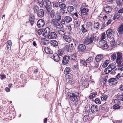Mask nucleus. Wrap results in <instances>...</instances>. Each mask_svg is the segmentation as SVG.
<instances>
[{
	"instance_id": "f257e3e1",
	"label": "nucleus",
	"mask_w": 123,
	"mask_h": 123,
	"mask_svg": "<svg viewBox=\"0 0 123 123\" xmlns=\"http://www.w3.org/2000/svg\"><path fill=\"white\" fill-rule=\"evenodd\" d=\"M96 36L93 35H91L90 37L87 36L83 40V43L84 44L87 45L92 43H93V40H96Z\"/></svg>"
},
{
	"instance_id": "f03ea898",
	"label": "nucleus",
	"mask_w": 123,
	"mask_h": 123,
	"mask_svg": "<svg viewBox=\"0 0 123 123\" xmlns=\"http://www.w3.org/2000/svg\"><path fill=\"white\" fill-rule=\"evenodd\" d=\"M68 96L70 97V101L75 103L78 101V97L79 95L78 92H76L74 93H69L68 94Z\"/></svg>"
},
{
	"instance_id": "7ed1b4c3",
	"label": "nucleus",
	"mask_w": 123,
	"mask_h": 123,
	"mask_svg": "<svg viewBox=\"0 0 123 123\" xmlns=\"http://www.w3.org/2000/svg\"><path fill=\"white\" fill-rule=\"evenodd\" d=\"M93 58L92 57H89L85 61L81 60L80 62L83 65L86 67H89L91 65V63L93 62Z\"/></svg>"
},
{
	"instance_id": "20e7f679",
	"label": "nucleus",
	"mask_w": 123,
	"mask_h": 123,
	"mask_svg": "<svg viewBox=\"0 0 123 123\" xmlns=\"http://www.w3.org/2000/svg\"><path fill=\"white\" fill-rule=\"evenodd\" d=\"M50 29L49 27H46L43 31V36L46 37H48L50 34Z\"/></svg>"
},
{
	"instance_id": "39448f33",
	"label": "nucleus",
	"mask_w": 123,
	"mask_h": 123,
	"mask_svg": "<svg viewBox=\"0 0 123 123\" xmlns=\"http://www.w3.org/2000/svg\"><path fill=\"white\" fill-rule=\"evenodd\" d=\"M85 46L82 44H80L78 46L77 49L79 52H84L86 49Z\"/></svg>"
},
{
	"instance_id": "423d86ee",
	"label": "nucleus",
	"mask_w": 123,
	"mask_h": 123,
	"mask_svg": "<svg viewBox=\"0 0 123 123\" xmlns=\"http://www.w3.org/2000/svg\"><path fill=\"white\" fill-rule=\"evenodd\" d=\"M91 110L93 113L96 114L98 113V109L97 105H92L91 107Z\"/></svg>"
},
{
	"instance_id": "0eeeda50",
	"label": "nucleus",
	"mask_w": 123,
	"mask_h": 123,
	"mask_svg": "<svg viewBox=\"0 0 123 123\" xmlns=\"http://www.w3.org/2000/svg\"><path fill=\"white\" fill-rule=\"evenodd\" d=\"M63 38L64 41L68 43H70L72 41L70 36L68 35H65L63 36Z\"/></svg>"
},
{
	"instance_id": "6e6552de",
	"label": "nucleus",
	"mask_w": 123,
	"mask_h": 123,
	"mask_svg": "<svg viewBox=\"0 0 123 123\" xmlns=\"http://www.w3.org/2000/svg\"><path fill=\"white\" fill-rule=\"evenodd\" d=\"M73 48L72 46H71L69 44L67 45L63 48V49L67 52H70L72 51Z\"/></svg>"
},
{
	"instance_id": "1a4fd4ad",
	"label": "nucleus",
	"mask_w": 123,
	"mask_h": 123,
	"mask_svg": "<svg viewBox=\"0 0 123 123\" xmlns=\"http://www.w3.org/2000/svg\"><path fill=\"white\" fill-rule=\"evenodd\" d=\"M114 31L111 29H108L106 31L107 37L108 38L111 37L114 35Z\"/></svg>"
},
{
	"instance_id": "9d476101",
	"label": "nucleus",
	"mask_w": 123,
	"mask_h": 123,
	"mask_svg": "<svg viewBox=\"0 0 123 123\" xmlns=\"http://www.w3.org/2000/svg\"><path fill=\"white\" fill-rule=\"evenodd\" d=\"M114 102H117V104H115L113 106V108L115 110L118 109L120 107V102L117 99H115L114 100Z\"/></svg>"
},
{
	"instance_id": "9b49d317",
	"label": "nucleus",
	"mask_w": 123,
	"mask_h": 123,
	"mask_svg": "<svg viewBox=\"0 0 123 123\" xmlns=\"http://www.w3.org/2000/svg\"><path fill=\"white\" fill-rule=\"evenodd\" d=\"M81 13L84 14H83V16H87L88 14L87 13L89 11V10L88 8L82 7L80 10Z\"/></svg>"
},
{
	"instance_id": "f8f14e48",
	"label": "nucleus",
	"mask_w": 123,
	"mask_h": 123,
	"mask_svg": "<svg viewBox=\"0 0 123 123\" xmlns=\"http://www.w3.org/2000/svg\"><path fill=\"white\" fill-rule=\"evenodd\" d=\"M57 37V34L55 31H52L50 33L48 37L49 39H52L56 38Z\"/></svg>"
},
{
	"instance_id": "ddd939ff",
	"label": "nucleus",
	"mask_w": 123,
	"mask_h": 123,
	"mask_svg": "<svg viewBox=\"0 0 123 123\" xmlns=\"http://www.w3.org/2000/svg\"><path fill=\"white\" fill-rule=\"evenodd\" d=\"M37 25L38 27H43L44 25V20L42 19L39 20L37 22Z\"/></svg>"
},
{
	"instance_id": "4468645a",
	"label": "nucleus",
	"mask_w": 123,
	"mask_h": 123,
	"mask_svg": "<svg viewBox=\"0 0 123 123\" xmlns=\"http://www.w3.org/2000/svg\"><path fill=\"white\" fill-rule=\"evenodd\" d=\"M69 60V57L68 56H65L63 57L62 61L63 64L65 65L67 63Z\"/></svg>"
},
{
	"instance_id": "2eb2a0df",
	"label": "nucleus",
	"mask_w": 123,
	"mask_h": 123,
	"mask_svg": "<svg viewBox=\"0 0 123 123\" xmlns=\"http://www.w3.org/2000/svg\"><path fill=\"white\" fill-rule=\"evenodd\" d=\"M36 14L39 17L41 18L43 17L44 16V14L43 9H40Z\"/></svg>"
},
{
	"instance_id": "dca6fc26",
	"label": "nucleus",
	"mask_w": 123,
	"mask_h": 123,
	"mask_svg": "<svg viewBox=\"0 0 123 123\" xmlns=\"http://www.w3.org/2000/svg\"><path fill=\"white\" fill-rule=\"evenodd\" d=\"M108 82L110 83H111L113 85L116 84L117 83V81L115 78H110L108 80Z\"/></svg>"
},
{
	"instance_id": "f3484780",
	"label": "nucleus",
	"mask_w": 123,
	"mask_h": 123,
	"mask_svg": "<svg viewBox=\"0 0 123 123\" xmlns=\"http://www.w3.org/2000/svg\"><path fill=\"white\" fill-rule=\"evenodd\" d=\"M44 50L45 52L48 54H53L52 51L49 48L47 47L44 48Z\"/></svg>"
},
{
	"instance_id": "a211bd4d",
	"label": "nucleus",
	"mask_w": 123,
	"mask_h": 123,
	"mask_svg": "<svg viewBox=\"0 0 123 123\" xmlns=\"http://www.w3.org/2000/svg\"><path fill=\"white\" fill-rule=\"evenodd\" d=\"M54 17V19H55L57 21H60L61 19V16L60 14L58 13H55Z\"/></svg>"
},
{
	"instance_id": "6ab92c4d",
	"label": "nucleus",
	"mask_w": 123,
	"mask_h": 123,
	"mask_svg": "<svg viewBox=\"0 0 123 123\" xmlns=\"http://www.w3.org/2000/svg\"><path fill=\"white\" fill-rule=\"evenodd\" d=\"M117 55L116 61L122 60L123 55L122 53L118 52L117 53Z\"/></svg>"
},
{
	"instance_id": "aec40b11",
	"label": "nucleus",
	"mask_w": 123,
	"mask_h": 123,
	"mask_svg": "<svg viewBox=\"0 0 123 123\" xmlns=\"http://www.w3.org/2000/svg\"><path fill=\"white\" fill-rule=\"evenodd\" d=\"M104 56L102 55H98L95 57V60L96 62L100 61L104 58Z\"/></svg>"
},
{
	"instance_id": "412c9836",
	"label": "nucleus",
	"mask_w": 123,
	"mask_h": 123,
	"mask_svg": "<svg viewBox=\"0 0 123 123\" xmlns=\"http://www.w3.org/2000/svg\"><path fill=\"white\" fill-rule=\"evenodd\" d=\"M104 9L106 13H108L111 12L112 11L111 8L109 6H106L104 8Z\"/></svg>"
},
{
	"instance_id": "4be33fe9",
	"label": "nucleus",
	"mask_w": 123,
	"mask_h": 123,
	"mask_svg": "<svg viewBox=\"0 0 123 123\" xmlns=\"http://www.w3.org/2000/svg\"><path fill=\"white\" fill-rule=\"evenodd\" d=\"M119 34H122L123 33V24L120 26L117 30Z\"/></svg>"
},
{
	"instance_id": "5701e85b",
	"label": "nucleus",
	"mask_w": 123,
	"mask_h": 123,
	"mask_svg": "<svg viewBox=\"0 0 123 123\" xmlns=\"http://www.w3.org/2000/svg\"><path fill=\"white\" fill-rule=\"evenodd\" d=\"M53 57L54 61L56 62H58L60 58L57 54H54L53 55Z\"/></svg>"
},
{
	"instance_id": "b1692460",
	"label": "nucleus",
	"mask_w": 123,
	"mask_h": 123,
	"mask_svg": "<svg viewBox=\"0 0 123 123\" xmlns=\"http://www.w3.org/2000/svg\"><path fill=\"white\" fill-rule=\"evenodd\" d=\"M108 67V68L112 71L116 68V65L114 64L111 63L109 65Z\"/></svg>"
},
{
	"instance_id": "393cba45",
	"label": "nucleus",
	"mask_w": 123,
	"mask_h": 123,
	"mask_svg": "<svg viewBox=\"0 0 123 123\" xmlns=\"http://www.w3.org/2000/svg\"><path fill=\"white\" fill-rule=\"evenodd\" d=\"M64 19L67 23H69L72 20V18L69 16H66L64 18Z\"/></svg>"
},
{
	"instance_id": "a878e982",
	"label": "nucleus",
	"mask_w": 123,
	"mask_h": 123,
	"mask_svg": "<svg viewBox=\"0 0 123 123\" xmlns=\"http://www.w3.org/2000/svg\"><path fill=\"white\" fill-rule=\"evenodd\" d=\"M57 33L60 36L64 35L65 33V31L63 29H59L57 31Z\"/></svg>"
},
{
	"instance_id": "bb28decb",
	"label": "nucleus",
	"mask_w": 123,
	"mask_h": 123,
	"mask_svg": "<svg viewBox=\"0 0 123 123\" xmlns=\"http://www.w3.org/2000/svg\"><path fill=\"white\" fill-rule=\"evenodd\" d=\"M117 64V66L121 67L123 66V60H122L116 61Z\"/></svg>"
},
{
	"instance_id": "cd10ccee",
	"label": "nucleus",
	"mask_w": 123,
	"mask_h": 123,
	"mask_svg": "<svg viewBox=\"0 0 123 123\" xmlns=\"http://www.w3.org/2000/svg\"><path fill=\"white\" fill-rule=\"evenodd\" d=\"M59 7L62 9H64L66 8V6L65 4L62 2H60L59 3Z\"/></svg>"
},
{
	"instance_id": "c85d7f7f",
	"label": "nucleus",
	"mask_w": 123,
	"mask_h": 123,
	"mask_svg": "<svg viewBox=\"0 0 123 123\" xmlns=\"http://www.w3.org/2000/svg\"><path fill=\"white\" fill-rule=\"evenodd\" d=\"M97 93L96 92H94L91 93L89 96V98L90 99H92L95 97V96L97 95Z\"/></svg>"
},
{
	"instance_id": "c756f323",
	"label": "nucleus",
	"mask_w": 123,
	"mask_h": 123,
	"mask_svg": "<svg viewBox=\"0 0 123 123\" xmlns=\"http://www.w3.org/2000/svg\"><path fill=\"white\" fill-rule=\"evenodd\" d=\"M44 3L46 5L45 6H50L51 5V2L49 0H43Z\"/></svg>"
},
{
	"instance_id": "7c9ffc66",
	"label": "nucleus",
	"mask_w": 123,
	"mask_h": 123,
	"mask_svg": "<svg viewBox=\"0 0 123 123\" xmlns=\"http://www.w3.org/2000/svg\"><path fill=\"white\" fill-rule=\"evenodd\" d=\"M12 45V43L11 41L10 40H8L7 43V49H9V48L10 49Z\"/></svg>"
},
{
	"instance_id": "2f4dec72",
	"label": "nucleus",
	"mask_w": 123,
	"mask_h": 123,
	"mask_svg": "<svg viewBox=\"0 0 123 123\" xmlns=\"http://www.w3.org/2000/svg\"><path fill=\"white\" fill-rule=\"evenodd\" d=\"M108 96L104 94L101 97V99L102 101H105L107 98Z\"/></svg>"
},
{
	"instance_id": "473e14b6",
	"label": "nucleus",
	"mask_w": 123,
	"mask_h": 123,
	"mask_svg": "<svg viewBox=\"0 0 123 123\" xmlns=\"http://www.w3.org/2000/svg\"><path fill=\"white\" fill-rule=\"evenodd\" d=\"M57 28L60 29L62 28L63 27V25L62 24L59 23L57 22L56 24V25L54 26Z\"/></svg>"
},
{
	"instance_id": "72a5a7b5",
	"label": "nucleus",
	"mask_w": 123,
	"mask_h": 123,
	"mask_svg": "<svg viewBox=\"0 0 123 123\" xmlns=\"http://www.w3.org/2000/svg\"><path fill=\"white\" fill-rule=\"evenodd\" d=\"M88 115L89 114H87V115H85L83 119L84 122H87L89 121L90 117Z\"/></svg>"
},
{
	"instance_id": "f704fd0d",
	"label": "nucleus",
	"mask_w": 123,
	"mask_h": 123,
	"mask_svg": "<svg viewBox=\"0 0 123 123\" xmlns=\"http://www.w3.org/2000/svg\"><path fill=\"white\" fill-rule=\"evenodd\" d=\"M70 71V68L69 67H67L66 68L64 71V73L65 74H69Z\"/></svg>"
},
{
	"instance_id": "c9c22d12",
	"label": "nucleus",
	"mask_w": 123,
	"mask_h": 123,
	"mask_svg": "<svg viewBox=\"0 0 123 123\" xmlns=\"http://www.w3.org/2000/svg\"><path fill=\"white\" fill-rule=\"evenodd\" d=\"M50 43L54 47L57 46L58 44V42L55 40H52Z\"/></svg>"
},
{
	"instance_id": "e433bc0d",
	"label": "nucleus",
	"mask_w": 123,
	"mask_h": 123,
	"mask_svg": "<svg viewBox=\"0 0 123 123\" xmlns=\"http://www.w3.org/2000/svg\"><path fill=\"white\" fill-rule=\"evenodd\" d=\"M57 21L54 18L50 20L51 24L54 26L57 22Z\"/></svg>"
},
{
	"instance_id": "4c0bfd02",
	"label": "nucleus",
	"mask_w": 123,
	"mask_h": 123,
	"mask_svg": "<svg viewBox=\"0 0 123 123\" xmlns=\"http://www.w3.org/2000/svg\"><path fill=\"white\" fill-rule=\"evenodd\" d=\"M34 17L33 16L31 15L29 18V21L31 25H33V19Z\"/></svg>"
},
{
	"instance_id": "58836bf2",
	"label": "nucleus",
	"mask_w": 123,
	"mask_h": 123,
	"mask_svg": "<svg viewBox=\"0 0 123 123\" xmlns=\"http://www.w3.org/2000/svg\"><path fill=\"white\" fill-rule=\"evenodd\" d=\"M55 13V12L54 10H51L50 13V16L51 18H53L54 17Z\"/></svg>"
},
{
	"instance_id": "ea45409f",
	"label": "nucleus",
	"mask_w": 123,
	"mask_h": 123,
	"mask_svg": "<svg viewBox=\"0 0 123 123\" xmlns=\"http://www.w3.org/2000/svg\"><path fill=\"white\" fill-rule=\"evenodd\" d=\"M109 63V60L105 61L102 65L103 68H105L106 67Z\"/></svg>"
},
{
	"instance_id": "a19ab883",
	"label": "nucleus",
	"mask_w": 123,
	"mask_h": 123,
	"mask_svg": "<svg viewBox=\"0 0 123 123\" xmlns=\"http://www.w3.org/2000/svg\"><path fill=\"white\" fill-rule=\"evenodd\" d=\"M38 3L40 4V7H43L44 5L43 0H37Z\"/></svg>"
},
{
	"instance_id": "79ce46f5",
	"label": "nucleus",
	"mask_w": 123,
	"mask_h": 123,
	"mask_svg": "<svg viewBox=\"0 0 123 123\" xmlns=\"http://www.w3.org/2000/svg\"><path fill=\"white\" fill-rule=\"evenodd\" d=\"M94 28L95 29H99V23L97 22L95 23L94 24Z\"/></svg>"
},
{
	"instance_id": "37998d69",
	"label": "nucleus",
	"mask_w": 123,
	"mask_h": 123,
	"mask_svg": "<svg viewBox=\"0 0 123 123\" xmlns=\"http://www.w3.org/2000/svg\"><path fill=\"white\" fill-rule=\"evenodd\" d=\"M117 58L116 54L115 53L112 54L111 56V59L112 60L114 61Z\"/></svg>"
},
{
	"instance_id": "c03bdc74",
	"label": "nucleus",
	"mask_w": 123,
	"mask_h": 123,
	"mask_svg": "<svg viewBox=\"0 0 123 123\" xmlns=\"http://www.w3.org/2000/svg\"><path fill=\"white\" fill-rule=\"evenodd\" d=\"M74 8L73 6H69L68 7V11L69 12H71L74 10Z\"/></svg>"
},
{
	"instance_id": "a18cd8bd",
	"label": "nucleus",
	"mask_w": 123,
	"mask_h": 123,
	"mask_svg": "<svg viewBox=\"0 0 123 123\" xmlns=\"http://www.w3.org/2000/svg\"><path fill=\"white\" fill-rule=\"evenodd\" d=\"M39 10V9L37 6L36 5L34 6L33 8V10L34 12L36 13Z\"/></svg>"
},
{
	"instance_id": "49530a36",
	"label": "nucleus",
	"mask_w": 123,
	"mask_h": 123,
	"mask_svg": "<svg viewBox=\"0 0 123 123\" xmlns=\"http://www.w3.org/2000/svg\"><path fill=\"white\" fill-rule=\"evenodd\" d=\"M106 42L104 40H101L99 42V43L101 46V47L104 46L105 44V43H106Z\"/></svg>"
},
{
	"instance_id": "de8ad7c7",
	"label": "nucleus",
	"mask_w": 123,
	"mask_h": 123,
	"mask_svg": "<svg viewBox=\"0 0 123 123\" xmlns=\"http://www.w3.org/2000/svg\"><path fill=\"white\" fill-rule=\"evenodd\" d=\"M89 85L87 81H84L82 83V85L84 88H86Z\"/></svg>"
},
{
	"instance_id": "09e8293b",
	"label": "nucleus",
	"mask_w": 123,
	"mask_h": 123,
	"mask_svg": "<svg viewBox=\"0 0 123 123\" xmlns=\"http://www.w3.org/2000/svg\"><path fill=\"white\" fill-rule=\"evenodd\" d=\"M77 57L75 54H73L71 56V60H75L77 59Z\"/></svg>"
},
{
	"instance_id": "8fccbe9b",
	"label": "nucleus",
	"mask_w": 123,
	"mask_h": 123,
	"mask_svg": "<svg viewBox=\"0 0 123 123\" xmlns=\"http://www.w3.org/2000/svg\"><path fill=\"white\" fill-rule=\"evenodd\" d=\"M94 101L95 103L98 105L99 104L101 103L100 100L98 98L95 99Z\"/></svg>"
},
{
	"instance_id": "3c124183",
	"label": "nucleus",
	"mask_w": 123,
	"mask_h": 123,
	"mask_svg": "<svg viewBox=\"0 0 123 123\" xmlns=\"http://www.w3.org/2000/svg\"><path fill=\"white\" fill-rule=\"evenodd\" d=\"M63 51L61 49H60L58 50V54L60 56H61L63 54Z\"/></svg>"
},
{
	"instance_id": "603ef678",
	"label": "nucleus",
	"mask_w": 123,
	"mask_h": 123,
	"mask_svg": "<svg viewBox=\"0 0 123 123\" xmlns=\"http://www.w3.org/2000/svg\"><path fill=\"white\" fill-rule=\"evenodd\" d=\"M106 38V34L105 32L102 33L101 37V40H103L105 39Z\"/></svg>"
},
{
	"instance_id": "864d4df0",
	"label": "nucleus",
	"mask_w": 123,
	"mask_h": 123,
	"mask_svg": "<svg viewBox=\"0 0 123 123\" xmlns=\"http://www.w3.org/2000/svg\"><path fill=\"white\" fill-rule=\"evenodd\" d=\"M50 6H45V8L47 11L48 12H50L51 11L52 8Z\"/></svg>"
},
{
	"instance_id": "5fc2aeb1",
	"label": "nucleus",
	"mask_w": 123,
	"mask_h": 123,
	"mask_svg": "<svg viewBox=\"0 0 123 123\" xmlns=\"http://www.w3.org/2000/svg\"><path fill=\"white\" fill-rule=\"evenodd\" d=\"M108 67H107L106 68H105V70L104 72L106 74H108L110 72L111 70L110 69H109L108 68Z\"/></svg>"
},
{
	"instance_id": "6e6d98bb",
	"label": "nucleus",
	"mask_w": 123,
	"mask_h": 123,
	"mask_svg": "<svg viewBox=\"0 0 123 123\" xmlns=\"http://www.w3.org/2000/svg\"><path fill=\"white\" fill-rule=\"evenodd\" d=\"M120 16V15L118 13L115 14L114 16L113 20L119 18Z\"/></svg>"
},
{
	"instance_id": "4d7b16f0",
	"label": "nucleus",
	"mask_w": 123,
	"mask_h": 123,
	"mask_svg": "<svg viewBox=\"0 0 123 123\" xmlns=\"http://www.w3.org/2000/svg\"><path fill=\"white\" fill-rule=\"evenodd\" d=\"M6 78V75L3 74H0V78L1 80H3L5 79Z\"/></svg>"
},
{
	"instance_id": "13d9d810",
	"label": "nucleus",
	"mask_w": 123,
	"mask_h": 123,
	"mask_svg": "<svg viewBox=\"0 0 123 123\" xmlns=\"http://www.w3.org/2000/svg\"><path fill=\"white\" fill-rule=\"evenodd\" d=\"M108 47L109 46L107 45V44L106 42V43H105V44L104 45V46L102 47L104 49H106L108 48Z\"/></svg>"
},
{
	"instance_id": "bf43d9fd",
	"label": "nucleus",
	"mask_w": 123,
	"mask_h": 123,
	"mask_svg": "<svg viewBox=\"0 0 123 123\" xmlns=\"http://www.w3.org/2000/svg\"><path fill=\"white\" fill-rule=\"evenodd\" d=\"M83 25L82 26L81 31L83 33L86 32L87 31L86 29L83 26Z\"/></svg>"
},
{
	"instance_id": "052dcab7",
	"label": "nucleus",
	"mask_w": 123,
	"mask_h": 123,
	"mask_svg": "<svg viewBox=\"0 0 123 123\" xmlns=\"http://www.w3.org/2000/svg\"><path fill=\"white\" fill-rule=\"evenodd\" d=\"M113 123H122L121 120L113 121Z\"/></svg>"
},
{
	"instance_id": "680f3d73",
	"label": "nucleus",
	"mask_w": 123,
	"mask_h": 123,
	"mask_svg": "<svg viewBox=\"0 0 123 123\" xmlns=\"http://www.w3.org/2000/svg\"><path fill=\"white\" fill-rule=\"evenodd\" d=\"M115 40L114 39H113L111 41V45L113 47L115 45Z\"/></svg>"
},
{
	"instance_id": "e2e57ef3",
	"label": "nucleus",
	"mask_w": 123,
	"mask_h": 123,
	"mask_svg": "<svg viewBox=\"0 0 123 123\" xmlns=\"http://www.w3.org/2000/svg\"><path fill=\"white\" fill-rule=\"evenodd\" d=\"M43 29H39L38 30L37 32L38 34L39 35L41 34L43 32Z\"/></svg>"
},
{
	"instance_id": "0e129e2a",
	"label": "nucleus",
	"mask_w": 123,
	"mask_h": 123,
	"mask_svg": "<svg viewBox=\"0 0 123 123\" xmlns=\"http://www.w3.org/2000/svg\"><path fill=\"white\" fill-rule=\"evenodd\" d=\"M116 78L117 79L120 80L121 79V74L119 73L116 76Z\"/></svg>"
},
{
	"instance_id": "69168bd1",
	"label": "nucleus",
	"mask_w": 123,
	"mask_h": 123,
	"mask_svg": "<svg viewBox=\"0 0 123 123\" xmlns=\"http://www.w3.org/2000/svg\"><path fill=\"white\" fill-rule=\"evenodd\" d=\"M58 5H59V3L57 2L53 4V7L56 8H58Z\"/></svg>"
},
{
	"instance_id": "338daca9",
	"label": "nucleus",
	"mask_w": 123,
	"mask_h": 123,
	"mask_svg": "<svg viewBox=\"0 0 123 123\" xmlns=\"http://www.w3.org/2000/svg\"><path fill=\"white\" fill-rule=\"evenodd\" d=\"M111 19H109L108 21L106 24H105L106 26H108L110 24L111 22Z\"/></svg>"
},
{
	"instance_id": "774afa93",
	"label": "nucleus",
	"mask_w": 123,
	"mask_h": 123,
	"mask_svg": "<svg viewBox=\"0 0 123 123\" xmlns=\"http://www.w3.org/2000/svg\"><path fill=\"white\" fill-rule=\"evenodd\" d=\"M68 82L70 84H73L74 83V80H69Z\"/></svg>"
}]
</instances>
